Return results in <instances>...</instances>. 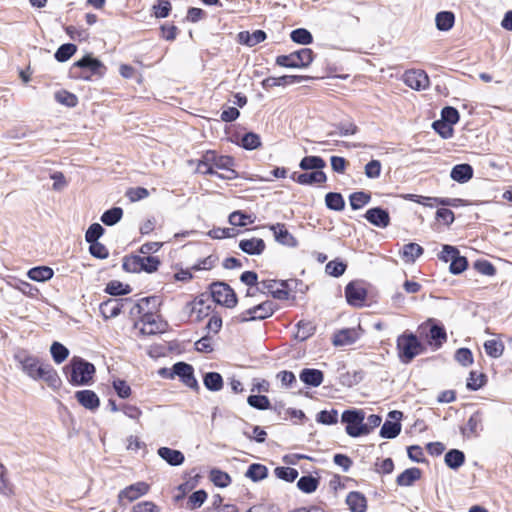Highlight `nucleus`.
Segmentation results:
<instances>
[{
	"label": "nucleus",
	"instance_id": "obj_7",
	"mask_svg": "<svg viewBox=\"0 0 512 512\" xmlns=\"http://www.w3.org/2000/svg\"><path fill=\"white\" fill-rule=\"evenodd\" d=\"M274 312V304L271 301H263L243 311L239 318L241 321L263 320L270 317Z\"/></svg>",
	"mask_w": 512,
	"mask_h": 512
},
{
	"label": "nucleus",
	"instance_id": "obj_15",
	"mask_svg": "<svg viewBox=\"0 0 512 512\" xmlns=\"http://www.w3.org/2000/svg\"><path fill=\"white\" fill-rule=\"evenodd\" d=\"M269 229L273 232V236L278 243L288 247H295L297 245L296 238L288 231L284 224H273L269 226Z\"/></svg>",
	"mask_w": 512,
	"mask_h": 512
},
{
	"label": "nucleus",
	"instance_id": "obj_40",
	"mask_svg": "<svg viewBox=\"0 0 512 512\" xmlns=\"http://www.w3.org/2000/svg\"><path fill=\"white\" fill-rule=\"evenodd\" d=\"M50 353L56 364L63 363L69 356V350L59 342L52 343Z\"/></svg>",
	"mask_w": 512,
	"mask_h": 512
},
{
	"label": "nucleus",
	"instance_id": "obj_31",
	"mask_svg": "<svg viewBox=\"0 0 512 512\" xmlns=\"http://www.w3.org/2000/svg\"><path fill=\"white\" fill-rule=\"evenodd\" d=\"M482 429V417L479 411L470 416L467 424L462 428L463 435L467 437L477 436L478 432Z\"/></svg>",
	"mask_w": 512,
	"mask_h": 512
},
{
	"label": "nucleus",
	"instance_id": "obj_60",
	"mask_svg": "<svg viewBox=\"0 0 512 512\" xmlns=\"http://www.w3.org/2000/svg\"><path fill=\"white\" fill-rule=\"evenodd\" d=\"M382 165L378 160H371L365 165L364 173L369 179H377L380 177Z\"/></svg>",
	"mask_w": 512,
	"mask_h": 512
},
{
	"label": "nucleus",
	"instance_id": "obj_47",
	"mask_svg": "<svg viewBox=\"0 0 512 512\" xmlns=\"http://www.w3.org/2000/svg\"><path fill=\"white\" fill-rule=\"evenodd\" d=\"M290 37L293 42L302 44V45H308L312 43L313 37L312 34L304 28H298L291 32Z\"/></svg>",
	"mask_w": 512,
	"mask_h": 512
},
{
	"label": "nucleus",
	"instance_id": "obj_52",
	"mask_svg": "<svg viewBox=\"0 0 512 512\" xmlns=\"http://www.w3.org/2000/svg\"><path fill=\"white\" fill-rule=\"evenodd\" d=\"M139 260L142 267V271H145L147 273L155 272L160 264V261L157 257L150 255H139Z\"/></svg>",
	"mask_w": 512,
	"mask_h": 512
},
{
	"label": "nucleus",
	"instance_id": "obj_39",
	"mask_svg": "<svg viewBox=\"0 0 512 512\" xmlns=\"http://www.w3.org/2000/svg\"><path fill=\"white\" fill-rule=\"evenodd\" d=\"M465 460L464 453L457 449H452L445 455V463L451 469H457L463 465Z\"/></svg>",
	"mask_w": 512,
	"mask_h": 512
},
{
	"label": "nucleus",
	"instance_id": "obj_33",
	"mask_svg": "<svg viewBox=\"0 0 512 512\" xmlns=\"http://www.w3.org/2000/svg\"><path fill=\"white\" fill-rule=\"evenodd\" d=\"M455 22V16L450 11H441L435 16V24L440 31H449Z\"/></svg>",
	"mask_w": 512,
	"mask_h": 512
},
{
	"label": "nucleus",
	"instance_id": "obj_10",
	"mask_svg": "<svg viewBox=\"0 0 512 512\" xmlns=\"http://www.w3.org/2000/svg\"><path fill=\"white\" fill-rule=\"evenodd\" d=\"M403 417V413L401 411L393 410L388 414V418L390 420L385 421L380 429V436L386 439H393L397 437L401 432V423L400 420Z\"/></svg>",
	"mask_w": 512,
	"mask_h": 512
},
{
	"label": "nucleus",
	"instance_id": "obj_6",
	"mask_svg": "<svg viewBox=\"0 0 512 512\" xmlns=\"http://www.w3.org/2000/svg\"><path fill=\"white\" fill-rule=\"evenodd\" d=\"M364 413L361 410H347L342 414V421L346 423V432L351 437L367 434L364 427Z\"/></svg>",
	"mask_w": 512,
	"mask_h": 512
},
{
	"label": "nucleus",
	"instance_id": "obj_42",
	"mask_svg": "<svg viewBox=\"0 0 512 512\" xmlns=\"http://www.w3.org/2000/svg\"><path fill=\"white\" fill-rule=\"evenodd\" d=\"M122 216L123 210L120 207H113L102 214L101 221L107 226H112L118 223Z\"/></svg>",
	"mask_w": 512,
	"mask_h": 512
},
{
	"label": "nucleus",
	"instance_id": "obj_45",
	"mask_svg": "<svg viewBox=\"0 0 512 512\" xmlns=\"http://www.w3.org/2000/svg\"><path fill=\"white\" fill-rule=\"evenodd\" d=\"M318 485L319 480L313 476H302L297 482V487L304 493H313Z\"/></svg>",
	"mask_w": 512,
	"mask_h": 512
},
{
	"label": "nucleus",
	"instance_id": "obj_58",
	"mask_svg": "<svg viewBox=\"0 0 512 512\" xmlns=\"http://www.w3.org/2000/svg\"><path fill=\"white\" fill-rule=\"evenodd\" d=\"M248 404L259 410H267L270 408V401L264 395H251L247 399Z\"/></svg>",
	"mask_w": 512,
	"mask_h": 512
},
{
	"label": "nucleus",
	"instance_id": "obj_43",
	"mask_svg": "<svg viewBox=\"0 0 512 512\" xmlns=\"http://www.w3.org/2000/svg\"><path fill=\"white\" fill-rule=\"evenodd\" d=\"M204 385L208 390L219 391L223 386V379L219 373L209 372L204 376Z\"/></svg>",
	"mask_w": 512,
	"mask_h": 512
},
{
	"label": "nucleus",
	"instance_id": "obj_5",
	"mask_svg": "<svg viewBox=\"0 0 512 512\" xmlns=\"http://www.w3.org/2000/svg\"><path fill=\"white\" fill-rule=\"evenodd\" d=\"M313 61V51L309 48H302L288 55H279L276 64L286 68L307 67Z\"/></svg>",
	"mask_w": 512,
	"mask_h": 512
},
{
	"label": "nucleus",
	"instance_id": "obj_16",
	"mask_svg": "<svg viewBox=\"0 0 512 512\" xmlns=\"http://www.w3.org/2000/svg\"><path fill=\"white\" fill-rule=\"evenodd\" d=\"M359 335V330L356 328L341 329L333 335L332 343L336 347L351 345L359 338Z\"/></svg>",
	"mask_w": 512,
	"mask_h": 512
},
{
	"label": "nucleus",
	"instance_id": "obj_59",
	"mask_svg": "<svg viewBox=\"0 0 512 512\" xmlns=\"http://www.w3.org/2000/svg\"><path fill=\"white\" fill-rule=\"evenodd\" d=\"M346 270V264L342 261H330L326 264L325 271L328 275L333 277H339L344 274Z\"/></svg>",
	"mask_w": 512,
	"mask_h": 512
},
{
	"label": "nucleus",
	"instance_id": "obj_8",
	"mask_svg": "<svg viewBox=\"0 0 512 512\" xmlns=\"http://www.w3.org/2000/svg\"><path fill=\"white\" fill-rule=\"evenodd\" d=\"M211 295L215 302L228 308L234 307L237 303L234 291L225 283H214L211 286Z\"/></svg>",
	"mask_w": 512,
	"mask_h": 512
},
{
	"label": "nucleus",
	"instance_id": "obj_51",
	"mask_svg": "<svg viewBox=\"0 0 512 512\" xmlns=\"http://www.w3.org/2000/svg\"><path fill=\"white\" fill-rule=\"evenodd\" d=\"M54 97L58 103L63 104L67 107H75L78 103L77 97L66 90L57 91Z\"/></svg>",
	"mask_w": 512,
	"mask_h": 512
},
{
	"label": "nucleus",
	"instance_id": "obj_24",
	"mask_svg": "<svg viewBox=\"0 0 512 512\" xmlns=\"http://www.w3.org/2000/svg\"><path fill=\"white\" fill-rule=\"evenodd\" d=\"M74 67L87 69L91 74H102V70L105 69L102 62L90 55L84 56L80 60L74 63Z\"/></svg>",
	"mask_w": 512,
	"mask_h": 512
},
{
	"label": "nucleus",
	"instance_id": "obj_57",
	"mask_svg": "<svg viewBox=\"0 0 512 512\" xmlns=\"http://www.w3.org/2000/svg\"><path fill=\"white\" fill-rule=\"evenodd\" d=\"M371 200L369 194L365 192H355L350 196V205L352 209L357 210L368 204Z\"/></svg>",
	"mask_w": 512,
	"mask_h": 512
},
{
	"label": "nucleus",
	"instance_id": "obj_26",
	"mask_svg": "<svg viewBox=\"0 0 512 512\" xmlns=\"http://www.w3.org/2000/svg\"><path fill=\"white\" fill-rule=\"evenodd\" d=\"M158 455L172 466H179L184 462V455L181 451L168 447L158 449Z\"/></svg>",
	"mask_w": 512,
	"mask_h": 512
},
{
	"label": "nucleus",
	"instance_id": "obj_1",
	"mask_svg": "<svg viewBox=\"0 0 512 512\" xmlns=\"http://www.w3.org/2000/svg\"><path fill=\"white\" fill-rule=\"evenodd\" d=\"M23 372L33 380H42L52 389H59L61 379L57 371L50 365L42 363L37 357L20 352L15 355Z\"/></svg>",
	"mask_w": 512,
	"mask_h": 512
},
{
	"label": "nucleus",
	"instance_id": "obj_21",
	"mask_svg": "<svg viewBox=\"0 0 512 512\" xmlns=\"http://www.w3.org/2000/svg\"><path fill=\"white\" fill-rule=\"evenodd\" d=\"M239 248L249 255H260L266 248L265 242L261 238L242 239L239 242Z\"/></svg>",
	"mask_w": 512,
	"mask_h": 512
},
{
	"label": "nucleus",
	"instance_id": "obj_11",
	"mask_svg": "<svg viewBox=\"0 0 512 512\" xmlns=\"http://www.w3.org/2000/svg\"><path fill=\"white\" fill-rule=\"evenodd\" d=\"M140 332L144 335H154L162 333L166 329V323L153 314L146 312L140 320Z\"/></svg>",
	"mask_w": 512,
	"mask_h": 512
},
{
	"label": "nucleus",
	"instance_id": "obj_12",
	"mask_svg": "<svg viewBox=\"0 0 512 512\" xmlns=\"http://www.w3.org/2000/svg\"><path fill=\"white\" fill-rule=\"evenodd\" d=\"M259 285L261 286L260 291L268 292L276 299L286 300L290 296L286 281L263 280L259 282Z\"/></svg>",
	"mask_w": 512,
	"mask_h": 512
},
{
	"label": "nucleus",
	"instance_id": "obj_29",
	"mask_svg": "<svg viewBox=\"0 0 512 512\" xmlns=\"http://www.w3.org/2000/svg\"><path fill=\"white\" fill-rule=\"evenodd\" d=\"M451 178L459 183L468 182L473 176V169L469 164H458L450 173Z\"/></svg>",
	"mask_w": 512,
	"mask_h": 512
},
{
	"label": "nucleus",
	"instance_id": "obj_17",
	"mask_svg": "<svg viewBox=\"0 0 512 512\" xmlns=\"http://www.w3.org/2000/svg\"><path fill=\"white\" fill-rule=\"evenodd\" d=\"M307 77L299 75H284L281 77H268L261 82L264 89L268 90L276 86H285L294 83H300L306 80Z\"/></svg>",
	"mask_w": 512,
	"mask_h": 512
},
{
	"label": "nucleus",
	"instance_id": "obj_25",
	"mask_svg": "<svg viewBox=\"0 0 512 512\" xmlns=\"http://www.w3.org/2000/svg\"><path fill=\"white\" fill-rule=\"evenodd\" d=\"M292 179L301 185H311L314 183H324L327 177L323 171H313L310 173L299 174L297 177L293 174Z\"/></svg>",
	"mask_w": 512,
	"mask_h": 512
},
{
	"label": "nucleus",
	"instance_id": "obj_38",
	"mask_svg": "<svg viewBox=\"0 0 512 512\" xmlns=\"http://www.w3.org/2000/svg\"><path fill=\"white\" fill-rule=\"evenodd\" d=\"M486 354L492 358H500L504 352V344L497 339H490L484 342Z\"/></svg>",
	"mask_w": 512,
	"mask_h": 512
},
{
	"label": "nucleus",
	"instance_id": "obj_46",
	"mask_svg": "<svg viewBox=\"0 0 512 512\" xmlns=\"http://www.w3.org/2000/svg\"><path fill=\"white\" fill-rule=\"evenodd\" d=\"M325 203L329 209L335 211H341L345 206V202L342 195L334 192L326 194Z\"/></svg>",
	"mask_w": 512,
	"mask_h": 512
},
{
	"label": "nucleus",
	"instance_id": "obj_48",
	"mask_svg": "<svg viewBox=\"0 0 512 512\" xmlns=\"http://www.w3.org/2000/svg\"><path fill=\"white\" fill-rule=\"evenodd\" d=\"M76 51H77V47L74 44H71V43L63 44L57 49V51L55 53V58L59 62H65L68 59H70L75 54Z\"/></svg>",
	"mask_w": 512,
	"mask_h": 512
},
{
	"label": "nucleus",
	"instance_id": "obj_50",
	"mask_svg": "<svg viewBox=\"0 0 512 512\" xmlns=\"http://www.w3.org/2000/svg\"><path fill=\"white\" fill-rule=\"evenodd\" d=\"M245 475L253 481H260L267 476V468L262 464H252Z\"/></svg>",
	"mask_w": 512,
	"mask_h": 512
},
{
	"label": "nucleus",
	"instance_id": "obj_54",
	"mask_svg": "<svg viewBox=\"0 0 512 512\" xmlns=\"http://www.w3.org/2000/svg\"><path fill=\"white\" fill-rule=\"evenodd\" d=\"M241 145L247 150H254L261 146V140L258 134L249 132L242 137Z\"/></svg>",
	"mask_w": 512,
	"mask_h": 512
},
{
	"label": "nucleus",
	"instance_id": "obj_49",
	"mask_svg": "<svg viewBox=\"0 0 512 512\" xmlns=\"http://www.w3.org/2000/svg\"><path fill=\"white\" fill-rule=\"evenodd\" d=\"M486 382V375L477 371H471L467 379V388L476 391Z\"/></svg>",
	"mask_w": 512,
	"mask_h": 512
},
{
	"label": "nucleus",
	"instance_id": "obj_9",
	"mask_svg": "<svg viewBox=\"0 0 512 512\" xmlns=\"http://www.w3.org/2000/svg\"><path fill=\"white\" fill-rule=\"evenodd\" d=\"M150 486L146 482H137L122 489L118 494V503L125 506L126 502H133L146 495Z\"/></svg>",
	"mask_w": 512,
	"mask_h": 512
},
{
	"label": "nucleus",
	"instance_id": "obj_41",
	"mask_svg": "<svg viewBox=\"0 0 512 512\" xmlns=\"http://www.w3.org/2000/svg\"><path fill=\"white\" fill-rule=\"evenodd\" d=\"M315 332V325L311 321H299L297 324V332L295 334V337L300 340L304 341L310 336H312Z\"/></svg>",
	"mask_w": 512,
	"mask_h": 512
},
{
	"label": "nucleus",
	"instance_id": "obj_44",
	"mask_svg": "<svg viewBox=\"0 0 512 512\" xmlns=\"http://www.w3.org/2000/svg\"><path fill=\"white\" fill-rule=\"evenodd\" d=\"M105 292L113 296H119L130 293L131 288L120 281L112 280L106 285Z\"/></svg>",
	"mask_w": 512,
	"mask_h": 512
},
{
	"label": "nucleus",
	"instance_id": "obj_28",
	"mask_svg": "<svg viewBox=\"0 0 512 512\" xmlns=\"http://www.w3.org/2000/svg\"><path fill=\"white\" fill-rule=\"evenodd\" d=\"M423 254V248L417 243L405 244L400 251V256L405 263H414Z\"/></svg>",
	"mask_w": 512,
	"mask_h": 512
},
{
	"label": "nucleus",
	"instance_id": "obj_64",
	"mask_svg": "<svg viewBox=\"0 0 512 512\" xmlns=\"http://www.w3.org/2000/svg\"><path fill=\"white\" fill-rule=\"evenodd\" d=\"M131 512H160V508L152 501H142L135 504Z\"/></svg>",
	"mask_w": 512,
	"mask_h": 512
},
{
	"label": "nucleus",
	"instance_id": "obj_56",
	"mask_svg": "<svg viewBox=\"0 0 512 512\" xmlns=\"http://www.w3.org/2000/svg\"><path fill=\"white\" fill-rule=\"evenodd\" d=\"M274 474L277 478L287 482H293L298 477V471L292 467H277Z\"/></svg>",
	"mask_w": 512,
	"mask_h": 512
},
{
	"label": "nucleus",
	"instance_id": "obj_34",
	"mask_svg": "<svg viewBox=\"0 0 512 512\" xmlns=\"http://www.w3.org/2000/svg\"><path fill=\"white\" fill-rule=\"evenodd\" d=\"M27 275L33 281L45 282L53 277L54 272L50 267L38 266L31 268L28 271Z\"/></svg>",
	"mask_w": 512,
	"mask_h": 512
},
{
	"label": "nucleus",
	"instance_id": "obj_53",
	"mask_svg": "<svg viewBox=\"0 0 512 512\" xmlns=\"http://www.w3.org/2000/svg\"><path fill=\"white\" fill-rule=\"evenodd\" d=\"M429 338L431 342H434L435 346L438 348L446 341L447 336L443 327L433 325L430 328Z\"/></svg>",
	"mask_w": 512,
	"mask_h": 512
},
{
	"label": "nucleus",
	"instance_id": "obj_27",
	"mask_svg": "<svg viewBox=\"0 0 512 512\" xmlns=\"http://www.w3.org/2000/svg\"><path fill=\"white\" fill-rule=\"evenodd\" d=\"M346 503L351 512H365L367 501L363 494L359 492H350L346 497Z\"/></svg>",
	"mask_w": 512,
	"mask_h": 512
},
{
	"label": "nucleus",
	"instance_id": "obj_36",
	"mask_svg": "<svg viewBox=\"0 0 512 512\" xmlns=\"http://www.w3.org/2000/svg\"><path fill=\"white\" fill-rule=\"evenodd\" d=\"M255 221V216L251 214H246L242 211H234L228 217V222L232 226L243 227L248 224H252Z\"/></svg>",
	"mask_w": 512,
	"mask_h": 512
},
{
	"label": "nucleus",
	"instance_id": "obj_3",
	"mask_svg": "<svg viewBox=\"0 0 512 512\" xmlns=\"http://www.w3.org/2000/svg\"><path fill=\"white\" fill-rule=\"evenodd\" d=\"M397 351L401 362L408 364L422 353L423 346L414 334L404 333L397 338Z\"/></svg>",
	"mask_w": 512,
	"mask_h": 512
},
{
	"label": "nucleus",
	"instance_id": "obj_32",
	"mask_svg": "<svg viewBox=\"0 0 512 512\" xmlns=\"http://www.w3.org/2000/svg\"><path fill=\"white\" fill-rule=\"evenodd\" d=\"M240 279L243 283L249 286L245 297L246 300L248 301L250 297L256 295V293L261 289V286L257 282L258 276L253 271H246L242 273Z\"/></svg>",
	"mask_w": 512,
	"mask_h": 512
},
{
	"label": "nucleus",
	"instance_id": "obj_2",
	"mask_svg": "<svg viewBox=\"0 0 512 512\" xmlns=\"http://www.w3.org/2000/svg\"><path fill=\"white\" fill-rule=\"evenodd\" d=\"M67 379L74 386L89 385L95 374V367L92 363L74 356L70 363L64 368Z\"/></svg>",
	"mask_w": 512,
	"mask_h": 512
},
{
	"label": "nucleus",
	"instance_id": "obj_18",
	"mask_svg": "<svg viewBox=\"0 0 512 512\" xmlns=\"http://www.w3.org/2000/svg\"><path fill=\"white\" fill-rule=\"evenodd\" d=\"M365 218L372 225L379 228H386L390 224L389 213L379 207L367 210L365 213Z\"/></svg>",
	"mask_w": 512,
	"mask_h": 512
},
{
	"label": "nucleus",
	"instance_id": "obj_14",
	"mask_svg": "<svg viewBox=\"0 0 512 512\" xmlns=\"http://www.w3.org/2000/svg\"><path fill=\"white\" fill-rule=\"evenodd\" d=\"M404 82L410 88L420 91L429 86V77L423 70H409L404 74Z\"/></svg>",
	"mask_w": 512,
	"mask_h": 512
},
{
	"label": "nucleus",
	"instance_id": "obj_4",
	"mask_svg": "<svg viewBox=\"0 0 512 512\" xmlns=\"http://www.w3.org/2000/svg\"><path fill=\"white\" fill-rule=\"evenodd\" d=\"M206 163L211 164L212 170L219 169L226 172L225 174H216L221 179L237 178V172L233 169L234 159L230 156L218 155L215 151L210 150L206 152Z\"/></svg>",
	"mask_w": 512,
	"mask_h": 512
},
{
	"label": "nucleus",
	"instance_id": "obj_30",
	"mask_svg": "<svg viewBox=\"0 0 512 512\" xmlns=\"http://www.w3.org/2000/svg\"><path fill=\"white\" fill-rule=\"evenodd\" d=\"M299 377L306 385L313 387H318L323 382V373L318 369H303Z\"/></svg>",
	"mask_w": 512,
	"mask_h": 512
},
{
	"label": "nucleus",
	"instance_id": "obj_13",
	"mask_svg": "<svg viewBox=\"0 0 512 512\" xmlns=\"http://www.w3.org/2000/svg\"><path fill=\"white\" fill-rule=\"evenodd\" d=\"M345 296L350 305L361 307L365 302L367 291L362 283L351 282L345 288Z\"/></svg>",
	"mask_w": 512,
	"mask_h": 512
},
{
	"label": "nucleus",
	"instance_id": "obj_61",
	"mask_svg": "<svg viewBox=\"0 0 512 512\" xmlns=\"http://www.w3.org/2000/svg\"><path fill=\"white\" fill-rule=\"evenodd\" d=\"M434 130L444 139L451 138L453 135V127L451 124L437 120L433 123Z\"/></svg>",
	"mask_w": 512,
	"mask_h": 512
},
{
	"label": "nucleus",
	"instance_id": "obj_63",
	"mask_svg": "<svg viewBox=\"0 0 512 512\" xmlns=\"http://www.w3.org/2000/svg\"><path fill=\"white\" fill-rule=\"evenodd\" d=\"M103 233V227L98 223H94L86 231L85 240L88 243L97 242V240L103 235Z\"/></svg>",
	"mask_w": 512,
	"mask_h": 512
},
{
	"label": "nucleus",
	"instance_id": "obj_55",
	"mask_svg": "<svg viewBox=\"0 0 512 512\" xmlns=\"http://www.w3.org/2000/svg\"><path fill=\"white\" fill-rule=\"evenodd\" d=\"M210 479L216 486L219 487H227L231 482L230 476L226 472L218 469L211 470Z\"/></svg>",
	"mask_w": 512,
	"mask_h": 512
},
{
	"label": "nucleus",
	"instance_id": "obj_19",
	"mask_svg": "<svg viewBox=\"0 0 512 512\" xmlns=\"http://www.w3.org/2000/svg\"><path fill=\"white\" fill-rule=\"evenodd\" d=\"M125 302H128V299H108L100 304V313L105 319L116 317L121 312Z\"/></svg>",
	"mask_w": 512,
	"mask_h": 512
},
{
	"label": "nucleus",
	"instance_id": "obj_22",
	"mask_svg": "<svg viewBox=\"0 0 512 512\" xmlns=\"http://www.w3.org/2000/svg\"><path fill=\"white\" fill-rule=\"evenodd\" d=\"M77 401L86 409L95 410L100 405V400L95 392L91 390H81L75 393Z\"/></svg>",
	"mask_w": 512,
	"mask_h": 512
},
{
	"label": "nucleus",
	"instance_id": "obj_35",
	"mask_svg": "<svg viewBox=\"0 0 512 512\" xmlns=\"http://www.w3.org/2000/svg\"><path fill=\"white\" fill-rule=\"evenodd\" d=\"M421 477L419 468L413 467L406 469L397 477V484L399 486H411L416 480Z\"/></svg>",
	"mask_w": 512,
	"mask_h": 512
},
{
	"label": "nucleus",
	"instance_id": "obj_37",
	"mask_svg": "<svg viewBox=\"0 0 512 512\" xmlns=\"http://www.w3.org/2000/svg\"><path fill=\"white\" fill-rule=\"evenodd\" d=\"M325 166V161L319 156H306L300 161L299 164V167L302 170L322 171Z\"/></svg>",
	"mask_w": 512,
	"mask_h": 512
},
{
	"label": "nucleus",
	"instance_id": "obj_20",
	"mask_svg": "<svg viewBox=\"0 0 512 512\" xmlns=\"http://www.w3.org/2000/svg\"><path fill=\"white\" fill-rule=\"evenodd\" d=\"M173 372L175 375L181 378V380L188 387L194 388L197 386V380L193 375V367L184 362H178L173 366Z\"/></svg>",
	"mask_w": 512,
	"mask_h": 512
},
{
	"label": "nucleus",
	"instance_id": "obj_23",
	"mask_svg": "<svg viewBox=\"0 0 512 512\" xmlns=\"http://www.w3.org/2000/svg\"><path fill=\"white\" fill-rule=\"evenodd\" d=\"M237 38L240 44L253 47L266 39V33L263 30H255L252 33L242 31L238 34Z\"/></svg>",
	"mask_w": 512,
	"mask_h": 512
},
{
	"label": "nucleus",
	"instance_id": "obj_62",
	"mask_svg": "<svg viewBox=\"0 0 512 512\" xmlns=\"http://www.w3.org/2000/svg\"><path fill=\"white\" fill-rule=\"evenodd\" d=\"M206 499L207 493L204 490H198L189 496L187 504L190 509H196L202 506Z\"/></svg>",
	"mask_w": 512,
	"mask_h": 512
}]
</instances>
